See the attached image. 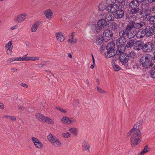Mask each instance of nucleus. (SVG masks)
I'll return each instance as SVG.
<instances>
[{
    "instance_id": "obj_1",
    "label": "nucleus",
    "mask_w": 155,
    "mask_h": 155,
    "mask_svg": "<svg viewBox=\"0 0 155 155\" xmlns=\"http://www.w3.org/2000/svg\"><path fill=\"white\" fill-rule=\"evenodd\" d=\"M143 122V120H142L138 121L128 133L129 135H131L130 145L133 147H135L141 141V134L139 127L142 124Z\"/></svg>"
},
{
    "instance_id": "obj_2",
    "label": "nucleus",
    "mask_w": 155,
    "mask_h": 155,
    "mask_svg": "<svg viewBox=\"0 0 155 155\" xmlns=\"http://www.w3.org/2000/svg\"><path fill=\"white\" fill-rule=\"evenodd\" d=\"M152 56L147 54L145 56L142 57L140 59V63L144 68L147 69L151 67L153 64L152 62Z\"/></svg>"
},
{
    "instance_id": "obj_3",
    "label": "nucleus",
    "mask_w": 155,
    "mask_h": 155,
    "mask_svg": "<svg viewBox=\"0 0 155 155\" xmlns=\"http://www.w3.org/2000/svg\"><path fill=\"white\" fill-rule=\"evenodd\" d=\"M139 4L137 0L131 1L129 4V7L132 14H136L139 12L140 15L143 14V11L140 10L139 7Z\"/></svg>"
},
{
    "instance_id": "obj_4",
    "label": "nucleus",
    "mask_w": 155,
    "mask_h": 155,
    "mask_svg": "<svg viewBox=\"0 0 155 155\" xmlns=\"http://www.w3.org/2000/svg\"><path fill=\"white\" fill-rule=\"evenodd\" d=\"M115 44L112 42L109 43L106 47L107 52L105 54L107 58L113 57L115 55V50L114 49Z\"/></svg>"
},
{
    "instance_id": "obj_5",
    "label": "nucleus",
    "mask_w": 155,
    "mask_h": 155,
    "mask_svg": "<svg viewBox=\"0 0 155 155\" xmlns=\"http://www.w3.org/2000/svg\"><path fill=\"white\" fill-rule=\"evenodd\" d=\"M129 23L135 29H139L146 25V23L143 21L137 23L135 18H131Z\"/></svg>"
},
{
    "instance_id": "obj_6",
    "label": "nucleus",
    "mask_w": 155,
    "mask_h": 155,
    "mask_svg": "<svg viewBox=\"0 0 155 155\" xmlns=\"http://www.w3.org/2000/svg\"><path fill=\"white\" fill-rule=\"evenodd\" d=\"M27 54L23 56L22 58L16 57L14 59H10V62H12L15 61H36L39 59V57H27Z\"/></svg>"
},
{
    "instance_id": "obj_7",
    "label": "nucleus",
    "mask_w": 155,
    "mask_h": 155,
    "mask_svg": "<svg viewBox=\"0 0 155 155\" xmlns=\"http://www.w3.org/2000/svg\"><path fill=\"white\" fill-rule=\"evenodd\" d=\"M153 41H149L143 45V51L144 52H150L153 49L154 46Z\"/></svg>"
},
{
    "instance_id": "obj_8",
    "label": "nucleus",
    "mask_w": 155,
    "mask_h": 155,
    "mask_svg": "<svg viewBox=\"0 0 155 155\" xmlns=\"http://www.w3.org/2000/svg\"><path fill=\"white\" fill-rule=\"evenodd\" d=\"M109 27L111 30L115 32L119 31L122 28V26L120 24L114 22L110 23Z\"/></svg>"
},
{
    "instance_id": "obj_9",
    "label": "nucleus",
    "mask_w": 155,
    "mask_h": 155,
    "mask_svg": "<svg viewBox=\"0 0 155 155\" xmlns=\"http://www.w3.org/2000/svg\"><path fill=\"white\" fill-rule=\"evenodd\" d=\"M113 35V33L111 30L106 29L103 33V37L106 41L109 40Z\"/></svg>"
},
{
    "instance_id": "obj_10",
    "label": "nucleus",
    "mask_w": 155,
    "mask_h": 155,
    "mask_svg": "<svg viewBox=\"0 0 155 155\" xmlns=\"http://www.w3.org/2000/svg\"><path fill=\"white\" fill-rule=\"evenodd\" d=\"M119 8V6L115 3L109 5L107 7V11L112 13H115Z\"/></svg>"
},
{
    "instance_id": "obj_11",
    "label": "nucleus",
    "mask_w": 155,
    "mask_h": 155,
    "mask_svg": "<svg viewBox=\"0 0 155 155\" xmlns=\"http://www.w3.org/2000/svg\"><path fill=\"white\" fill-rule=\"evenodd\" d=\"M61 121L67 125H70L77 122V120L73 118H69L67 117H63L61 119Z\"/></svg>"
},
{
    "instance_id": "obj_12",
    "label": "nucleus",
    "mask_w": 155,
    "mask_h": 155,
    "mask_svg": "<svg viewBox=\"0 0 155 155\" xmlns=\"http://www.w3.org/2000/svg\"><path fill=\"white\" fill-rule=\"evenodd\" d=\"M26 18V15L25 13L20 14L15 17L14 18V21L16 23H21Z\"/></svg>"
},
{
    "instance_id": "obj_13",
    "label": "nucleus",
    "mask_w": 155,
    "mask_h": 155,
    "mask_svg": "<svg viewBox=\"0 0 155 155\" xmlns=\"http://www.w3.org/2000/svg\"><path fill=\"white\" fill-rule=\"evenodd\" d=\"M143 17L145 18V19H147V20H148L150 23L152 25H154V28H155V15L154 16H150L149 14L145 13L143 14Z\"/></svg>"
},
{
    "instance_id": "obj_14",
    "label": "nucleus",
    "mask_w": 155,
    "mask_h": 155,
    "mask_svg": "<svg viewBox=\"0 0 155 155\" xmlns=\"http://www.w3.org/2000/svg\"><path fill=\"white\" fill-rule=\"evenodd\" d=\"M153 27L147 26L144 28L146 33V36L149 37L152 36L154 33V28Z\"/></svg>"
},
{
    "instance_id": "obj_15",
    "label": "nucleus",
    "mask_w": 155,
    "mask_h": 155,
    "mask_svg": "<svg viewBox=\"0 0 155 155\" xmlns=\"http://www.w3.org/2000/svg\"><path fill=\"white\" fill-rule=\"evenodd\" d=\"M119 59L123 65H125L129 60V56L126 54H121L119 57Z\"/></svg>"
},
{
    "instance_id": "obj_16",
    "label": "nucleus",
    "mask_w": 155,
    "mask_h": 155,
    "mask_svg": "<svg viewBox=\"0 0 155 155\" xmlns=\"http://www.w3.org/2000/svg\"><path fill=\"white\" fill-rule=\"evenodd\" d=\"M129 27L130 28V30L129 31V36H128V38H132L134 37L136 34V30L135 28L131 25L129 23Z\"/></svg>"
},
{
    "instance_id": "obj_17",
    "label": "nucleus",
    "mask_w": 155,
    "mask_h": 155,
    "mask_svg": "<svg viewBox=\"0 0 155 155\" xmlns=\"http://www.w3.org/2000/svg\"><path fill=\"white\" fill-rule=\"evenodd\" d=\"M130 30V28L129 27V24L126 27V29L122 30L120 31L119 33V35L120 36H122L124 37H127L128 38L129 36V31Z\"/></svg>"
},
{
    "instance_id": "obj_18",
    "label": "nucleus",
    "mask_w": 155,
    "mask_h": 155,
    "mask_svg": "<svg viewBox=\"0 0 155 155\" xmlns=\"http://www.w3.org/2000/svg\"><path fill=\"white\" fill-rule=\"evenodd\" d=\"M120 37L116 41V45L117 46H118V45H124L125 43L126 42V39L124 37Z\"/></svg>"
},
{
    "instance_id": "obj_19",
    "label": "nucleus",
    "mask_w": 155,
    "mask_h": 155,
    "mask_svg": "<svg viewBox=\"0 0 155 155\" xmlns=\"http://www.w3.org/2000/svg\"><path fill=\"white\" fill-rule=\"evenodd\" d=\"M44 14L47 19L50 20L51 19L53 13L50 9L46 10L44 12Z\"/></svg>"
},
{
    "instance_id": "obj_20",
    "label": "nucleus",
    "mask_w": 155,
    "mask_h": 155,
    "mask_svg": "<svg viewBox=\"0 0 155 155\" xmlns=\"http://www.w3.org/2000/svg\"><path fill=\"white\" fill-rule=\"evenodd\" d=\"M116 12L117 13L115 14L114 16L115 18L117 19L122 18L124 16V12L122 10H119L118 9Z\"/></svg>"
},
{
    "instance_id": "obj_21",
    "label": "nucleus",
    "mask_w": 155,
    "mask_h": 155,
    "mask_svg": "<svg viewBox=\"0 0 155 155\" xmlns=\"http://www.w3.org/2000/svg\"><path fill=\"white\" fill-rule=\"evenodd\" d=\"M117 50L116 51L117 55L119 54H123L125 50V46L124 45H118L117 46Z\"/></svg>"
},
{
    "instance_id": "obj_22",
    "label": "nucleus",
    "mask_w": 155,
    "mask_h": 155,
    "mask_svg": "<svg viewBox=\"0 0 155 155\" xmlns=\"http://www.w3.org/2000/svg\"><path fill=\"white\" fill-rule=\"evenodd\" d=\"M104 38L102 36H100L96 37V41L93 40V41L97 45H101L102 43Z\"/></svg>"
},
{
    "instance_id": "obj_23",
    "label": "nucleus",
    "mask_w": 155,
    "mask_h": 155,
    "mask_svg": "<svg viewBox=\"0 0 155 155\" xmlns=\"http://www.w3.org/2000/svg\"><path fill=\"white\" fill-rule=\"evenodd\" d=\"M143 46L141 42L140 41H137L134 45V48L138 51L141 49L143 51Z\"/></svg>"
},
{
    "instance_id": "obj_24",
    "label": "nucleus",
    "mask_w": 155,
    "mask_h": 155,
    "mask_svg": "<svg viewBox=\"0 0 155 155\" xmlns=\"http://www.w3.org/2000/svg\"><path fill=\"white\" fill-rule=\"evenodd\" d=\"M90 146V144L86 140H84L82 143L83 150H87L89 152H90L89 150Z\"/></svg>"
},
{
    "instance_id": "obj_25",
    "label": "nucleus",
    "mask_w": 155,
    "mask_h": 155,
    "mask_svg": "<svg viewBox=\"0 0 155 155\" xmlns=\"http://www.w3.org/2000/svg\"><path fill=\"white\" fill-rule=\"evenodd\" d=\"M107 7L104 3L103 2H101L98 5V11L99 12H104L106 10Z\"/></svg>"
},
{
    "instance_id": "obj_26",
    "label": "nucleus",
    "mask_w": 155,
    "mask_h": 155,
    "mask_svg": "<svg viewBox=\"0 0 155 155\" xmlns=\"http://www.w3.org/2000/svg\"><path fill=\"white\" fill-rule=\"evenodd\" d=\"M55 35L58 41L62 42L64 41V37L63 36L62 32H58L56 33Z\"/></svg>"
},
{
    "instance_id": "obj_27",
    "label": "nucleus",
    "mask_w": 155,
    "mask_h": 155,
    "mask_svg": "<svg viewBox=\"0 0 155 155\" xmlns=\"http://www.w3.org/2000/svg\"><path fill=\"white\" fill-rule=\"evenodd\" d=\"M107 22L104 19L99 20L97 23V25L101 29L104 28Z\"/></svg>"
},
{
    "instance_id": "obj_28",
    "label": "nucleus",
    "mask_w": 155,
    "mask_h": 155,
    "mask_svg": "<svg viewBox=\"0 0 155 155\" xmlns=\"http://www.w3.org/2000/svg\"><path fill=\"white\" fill-rule=\"evenodd\" d=\"M92 30L95 33H99L102 29L98 25H94L92 27Z\"/></svg>"
},
{
    "instance_id": "obj_29",
    "label": "nucleus",
    "mask_w": 155,
    "mask_h": 155,
    "mask_svg": "<svg viewBox=\"0 0 155 155\" xmlns=\"http://www.w3.org/2000/svg\"><path fill=\"white\" fill-rule=\"evenodd\" d=\"M113 15L110 13H108L105 16V18L107 21H112L114 19Z\"/></svg>"
},
{
    "instance_id": "obj_30",
    "label": "nucleus",
    "mask_w": 155,
    "mask_h": 155,
    "mask_svg": "<svg viewBox=\"0 0 155 155\" xmlns=\"http://www.w3.org/2000/svg\"><path fill=\"white\" fill-rule=\"evenodd\" d=\"M137 36L140 38H142L143 37L146 36V33L144 30V29L143 30H140L137 35Z\"/></svg>"
},
{
    "instance_id": "obj_31",
    "label": "nucleus",
    "mask_w": 155,
    "mask_h": 155,
    "mask_svg": "<svg viewBox=\"0 0 155 155\" xmlns=\"http://www.w3.org/2000/svg\"><path fill=\"white\" fill-rule=\"evenodd\" d=\"M36 118L39 121L43 122L45 117L41 114L37 113L35 115Z\"/></svg>"
},
{
    "instance_id": "obj_32",
    "label": "nucleus",
    "mask_w": 155,
    "mask_h": 155,
    "mask_svg": "<svg viewBox=\"0 0 155 155\" xmlns=\"http://www.w3.org/2000/svg\"><path fill=\"white\" fill-rule=\"evenodd\" d=\"M47 138L49 141L51 143L57 138L55 137L54 136L51 134H49L47 137Z\"/></svg>"
},
{
    "instance_id": "obj_33",
    "label": "nucleus",
    "mask_w": 155,
    "mask_h": 155,
    "mask_svg": "<svg viewBox=\"0 0 155 155\" xmlns=\"http://www.w3.org/2000/svg\"><path fill=\"white\" fill-rule=\"evenodd\" d=\"M39 26L38 23L36 22L34 23L31 28V31L32 32H35L37 30Z\"/></svg>"
},
{
    "instance_id": "obj_34",
    "label": "nucleus",
    "mask_w": 155,
    "mask_h": 155,
    "mask_svg": "<svg viewBox=\"0 0 155 155\" xmlns=\"http://www.w3.org/2000/svg\"><path fill=\"white\" fill-rule=\"evenodd\" d=\"M43 122H45L48 124L52 125L54 124V121L52 119L49 117H45L44 120H43Z\"/></svg>"
},
{
    "instance_id": "obj_35",
    "label": "nucleus",
    "mask_w": 155,
    "mask_h": 155,
    "mask_svg": "<svg viewBox=\"0 0 155 155\" xmlns=\"http://www.w3.org/2000/svg\"><path fill=\"white\" fill-rule=\"evenodd\" d=\"M55 147H60L61 146V142L57 138L52 143Z\"/></svg>"
},
{
    "instance_id": "obj_36",
    "label": "nucleus",
    "mask_w": 155,
    "mask_h": 155,
    "mask_svg": "<svg viewBox=\"0 0 155 155\" xmlns=\"http://www.w3.org/2000/svg\"><path fill=\"white\" fill-rule=\"evenodd\" d=\"M134 44V41L132 40L127 42L126 46L128 48H131L133 46Z\"/></svg>"
},
{
    "instance_id": "obj_37",
    "label": "nucleus",
    "mask_w": 155,
    "mask_h": 155,
    "mask_svg": "<svg viewBox=\"0 0 155 155\" xmlns=\"http://www.w3.org/2000/svg\"><path fill=\"white\" fill-rule=\"evenodd\" d=\"M148 147V145H146L140 153L138 155H143L147 152L148 151L147 150Z\"/></svg>"
},
{
    "instance_id": "obj_38",
    "label": "nucleus",
    "mask_w": 155,
    "mask_h": 155,
    "mask_svg": "<svg viewBox=\"0 0 155 155\" xmlns=\"http://www.w3.org/2000/svg\"><path fill=\"white\" fill-rule=\"evenodd\" d=\"M77 41L76 39H74L73 37L70 36L69 39L68 40V42L70 44H74Z\"/></svg>"
},
{
    "instance_id": "obj_39",
    "label": "nucleus",
    "mask_w": 155,
    "mask_h": 155,
    "mask_svg": "<svg viewBox=\"0 0 155 155\" xmlns=\"http://www.w3.org/2000/svg\"><path fill=\"white\" fill-rule=\"evenodd\" d=\"M150 75L153 78H155V68H152L150 71Z\"/></svg>"
},
{
    "instance_id": "obj_40",
    "label": "nucleus",
    "mask_w": 155,
    "mask_h": 155,
    "mask_svg": "<svg viewBox=\"0 0 155 155\" xmlns=\"http://www.w3.org/2000/svg\"><path fill=\"white\" fill-rule=\"evenodd\" d=\"M69 131L74 135H76L78 132V130L75 128H72L69 129Z\"/></svg>"
},
{
    "instance_id": "obj_41",
    "label": "nucleus",
    "mask_w": 155,
    "mask_h": 155,
    "mask_svg": "<svg viewBox=\"0 0 155 155\" xmlns=\"http://www.w3.org/2000/svg\"><path fill=\"white\" fill-rule=\"evenodd\" d=\"M5 50L7 54H9L10 52V41H9L8 44L5 45Z\"/></svg>"
},
{
    "instance_id": "obj_42",
    "label": "nucleus",
    "mask_w": 155,
    "mask_h": 155,
    "mask_svg": "<svg viewBox=\"0 0 155 155\" xmlns=\"http://www.w3.org/2000/svg\"><path fill=\"white\" fill-rule=\"evenodd\" d=\"M36 143H35L34 144L35 146L36 147L38 148H41L42 147L43 145L39 140L38 141V142H37Z\"/></svg>"
},
{
    "instance_id": "obj_43",
    "label": "nucleus",
    "mask_w": 155,
    "mask_h": 155,
    "mask_svg": "<svg viewBox=\"0 0 155 155\" xmlns=\"http://www.w3.org/2000/svg\"><path fill=\"white\" fill-rule=\"evenodd\" d=\"M113 66L114 70L116 71H119L121 69L118 65L116 64H113Z\"/></svg>"
},
{
    "instance_id": "obj_44",
    "label": "nucleus",
    "mask_w": 155,
    "mask_h": 155,
    "mask_svg": "<svg viewBox=\"0 0 155 155\" xmlns=\"http://www.w3.org/2000/svg\"><path fill=\"white\" fill-rule=\"evenodd\" d=\"M148 5V3L145 4L143 3L141 4V8L143 10L145 11L147 9V6Z\"/></svg>"
},
{
    "instance_id": "obj_45",
    "label": "nucleus",
    "mask_w": 155,
    "mask_h": 155,
    "mask_svg": "<svg viewBox=\"0 0 155 155\" xmlns=\"http://www.w3.org/2000/svg\"><path fill=\"white\" fill-rule=\"evenodd\" d=\"M97 91L100 93L103 94L106 93V91L103 90L101 88L98 86L97 87Z\"/></svg>"
},
{
    "instance_id": "obj_46",
    "label": "nucleus",
    "mask_w": 155,
    "mask_h": 155,
    "mask_svg": "<svg viewBox=\"0 0 155 155\" xmlns=\"http://www.w3.org/2000/svg\"><path fill=\"white\" fill-rule=\"evenodd\" d=\"M107 4L109 5L115 3V0H105Z\"/></svg>"
},
{
    "instance_id": "obj_47",
    "label": "nucleus",
    "mask_w": 155,
    "mask_h": 155,
    "mask_svg": "<svg viewBox=\"0 0 155 155\" xmlns=\"http://www.w3.org/2000/svg\"><path fill=\"white\" fill-rule=\"evenodd\" d=\"M136 55L134 51H131L129 53V58L130 57L133 58H134Z\"/></svg>"
},
{
    "instance_id": "obj_48",
    "label": "nucleus",
    "mask_w": 155,
    "mask_h": 155,
    "mask_svg": "<svg viewBox=\"0 0 155 155\" xmlns=\"http://www.w3.org/2000/svg\"><path fill=\"white\" fill-rule=\"evenodd\" d=\"M55 108L57 109L60 110L61 112L63 113H66V110L63 109L60 107H55Z\"/></svg>"
},
{
    "instance_id": "obj_49",
    "label": "nucleus",
    "mask_w": 155,
    "mask_h": 155,
    "mask_svg": "<svg viewBox=\"0 0 155 155\" xmlns=\"http://www.w3.org/2000/svg\"><path fill=\"white\" fill-rule=\"evenodd\" d=\"M62 135L64 138H68L70 137L71 134L69 132H67L66 133H63Z\"/></svg>"
},
{
    "instance_id": "obj_50",
    "label": "nucleus",
    "mask_w": 155,
    "mask_h": 155,
    "mask_svg": "<svg viewBox=\"0 0 155 155\" xmlns=\"http://www.w3.org/2000/svg\"><path fill=\"white\" fill-rule=\"evenodd\" d=\"M31 139L32 142L34 143V144L35 143H37L36 142H38V141L39 140L38 139L34 137H32Z\"/></svg>"
},
{
    "instance_id": "obj_51",
    "label": "nucleus",
    "mask_w": 155,
    "mask_h": 155,
    "mask_svg": "<svg viewBox=\"0 0 155 155\" xmlns=\"http://www.w3.org/2000/svg\"><path fill=\"white\" fill-rule=\"evenodd\" d=\"M20 85L24 87H25L26 88H28V85L25 83H22L20 84Z\"/></svg>"
},
{
    "instance_id": "obj_52",
    "label": "nucleus",
    "mask_w": 155,
    "mask_h": 155,
    "mask_svg": "<svg viewBox=\"0 0 155 155\" xmlns=\"http://www.w3.org/2000/svg\"><path fill=\"white\" fill-rule=\"evenodd\" d=\"M115 0V3H119L121 4L124 1V0Z\"/></svg>"
},
{
    "instance_id": "obj_53",
    "label": "nucleus",
    "mask_w": 155,
    "mask_h": 155,
    "mask_svg": "<svg viewBox=\"0 0 155 155\" xmlns=\"http://www.w3.org/2000/svg\"><path fill=\"white\" fill-rule=\"evenodd\" d=\"M149 4H151L155 3V0H147Z\"/></svg>"
},
{
    "instance_id": "obj_54",
    "label": "nucleus",
    "mask_w": 155,
    "mask_h": 155,
    "mask_svg": "<svg viewBox=\"0 0 155 155\" xmlns=\"http://www.w3.org/2000/svg\"><path fill=\"white\" fill-rule=\"evenodd\" d=\"M4 108L3 104L1 103H0V109H3Z\"/></svg>"
},
{
    "instance_id": "obj_55",
    "label": "nucleus",
    "mask_w": 155,
    "mask_h": 155,
    "mask_svg": "<svg viewBox=\"0 0 155 155\" xmlns=\"http://www.w3.org/2000/svg\"><path fill=\"white\" fill-rule=\"evenodd\" d=\"M18 27V25H16L14 26L11 27L10 28V29H11L12 30H14L15 29H16Z\"/></svg>"
},
{
    "instance_id": "obj_56",
    "label": "nucleus",
    "mask_w": 155,
    "mask_h": 155,
    "mask_svg": "<svg viewBox=\"0 0 155 155\" xmlns=\"http://www.w3.org/2000/svg\"><path fill=\"white\" fill-rule=\"evenodd\" d=\"M10 119L12 120H15L16 119V117L14 116H10Z\"/></svg>"
},
{
    "instance_id": "obj_57",
    "label": "nucleus",
    "mask_w": 155,
    "mask_h": 155,
    "mask_svg": "<svg viewBox=\"0 0 155 155\" xmlns=\"http://www.w3.org/2000/svg\"><path fill=\"white\" fill-rule=\"evenodd\" d=\"M12 41H10V52L12 51V49L13 48V46L12 44Z\"/></svg>"
},
{
    "instance_id": "obj_58",
    "label": "nucleus",
    "mask_w": 155,
    "mask_h": 155,
    "mask_svg": "<svg viewBox=\"0 0 155 155\" xmlns=\"http://www.w3.org/2000/svg\"><path fill=\"white\" fill-rule=\"evenodd\" d=\"M24 108V107L21 106H18V109L19 110H23Z\"/></svg>"
},
{
    "instance_id": "obj_59",
    "label": "nucleus",
    "mask_w": 155,
    "mask_h": 155,
    "mask_svg": "<svg viewBox=\"0 0 155 155\" xmlns=\"http://www.w3.org/2000/svg\"><path fill=\"white\" fill-rule=\"evenodd\" d=\"M18 99V96L16 95H15L14 96V98H13V100L14 101H15L17 100Z\"/></svg>"
},
{
    "instance_id": "obj_60",
    "label": "nucleus",
    "mask_w": 155,
    "mask_h": 155,
    "mask_svg": "<svg viewBox=\"0 0 155 155\" xmlns=\"http://www.w3.org/2000/svg\"><path fill=\"white\" fill-rule=\"evenodd\" d=\"M137 1L138 2H145L146 0H137Z\"/></svg>"
},
{
    "instance_id": "obj_61",
    "label": "nucleus",
    "mask_w": 155,
    "mask_h": 155,
    "mask_svg": "<svg viewBox=\"0 0 155 155\" xmlns=\"http://www.w3.org/2000/svg\"><path fill=\"white\" fill-rule=\"evenodd\" d=\"M11 69L13 71V72H15V71H17L18 70L17 69H15L13 68H12Z\"/></svg>"
},
{
    "instance_id": "obj_62",
    "label": "nucleus",
    "mask_w": 155,
    "mask_h": 155,
    "mask_svg": "<svg viewBox=\"0 0 155 155\" xmlns=\"http://www.w3.org/2000/svg\"><path fill=\"white\" fill-rule=\"evenodd\" d=\"M75 32H73L72 33L71 35L70 36L72 37H74V36L75 35Z\"/></svg>"
},
{
    "instance_id": "obj_63",
    "label": "nucleus",
    "mask_w": 155,
    "mask_h": 155,
    "mask_svg": "<svg viewBox=\"0 0 155 155\" xmlns=\"http://www.w3.org/2000/svg\"><path fill=\"white\" fill-rule=\"evenodd\" d=\"M92 61H93V62L94 64H95L94 58V56L92 54Z\"/></svg>"
},
{
    "instance_id": "obj_64",
    "label": "nucleus",
    "mask_w": 155,
    "mask_h": 155,
    "mask_svg": "<svg viewBox=\"0 0 155 155\" xmlns=\"http://www.w3.org/2000/svg\"><path fill=\"white\" fill-rule=\"evenodd\" d=\"M152 10L153 11H155V6L152 7Z\"/></svg>"
}]
</instances>
